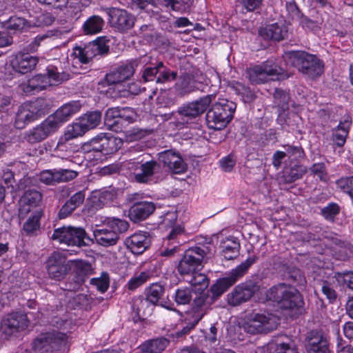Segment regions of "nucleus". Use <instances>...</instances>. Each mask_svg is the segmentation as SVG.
<instances>
[{"label": "nucleus", "instance_id": "obj_56", "mask_svg": "<svg viewBox=\"0 0 353 353\" xmlns=\"http://www.w3.org/2000/svg\"><path fill=\"white\" fill-rule=\"evenodd\" d=\"M90 283L94 285L99 291L103 293L109 287V276L108 273L103 272L100 277L92 279Z\"/></svg>", "mask_w": 353, "mask_h": 353}, {"label": "nucleus", "instance_id": "obj_5", "mask_svg": "<svg viewBox=\"0 0 353 353\" xmlns=\"http://www.w3.org/2000/svg\"><path fill=\"white\" fill-rule=\"evenodd\" d=\"M289 77L275 62L268 60L247 70V77L252 85H259L270 81L282 80Z\"/></svg>", "mask_w": 353, "mask_h": 353}, {"label": "nucleus", "instance_id": "obj_39", "mask_svg": "<svg viewBox=\"0 0 353 353\" xmlns=\"http://www.w3.org/2000/svg\"><path fill=\"white\" fill-rule=\"evenodd\" d=\"M117 196L114 190H105L99 191L92 197V207L95 209H101L105 205L113 201Z\"/></svg>", "mask_w": 353, "mask_h": 353}, {"label": "nucleus", "instance_id": "obj_62", "mask_svg": "<svg viewBox=\"0 0 353 353\" xmlns=\"http://www.w3.org/2000/svg\"><path fill=\"white\" fill-rule=\"evenodd\" d=\"M285 148L286 155L288 154L290 157H292L294 159L297 160L302 159L305 155L304 151L301 146L287 145Z\"/></svg>", "mask_w": 353, "mask_h": 353}, {"label": "nucleus", "instance_id": "obj_32", "mask_svg": "<svg viewBox=\"0 0 353 353\" xmlns=\"http://www.w3.org/2000/svg\"><path fill=\"white\" fill-rule=\"evenodd\" d=\"M137 60L138 65L142 64L145 66L141 77L143 81L144 82L152 81L154 80L157 81L159 69L158 62L160 61L154 60L151 57L147 55H145Z\"/></svg>", "mask_w": 353, "mask_h": 353}, {"label": "nucleus", "instance_id": "obj_17", "mask_svg": "<svg viewBox=\"0 0 353 353\" xmlns=\"http://www.w3.org/2000/svg\"><path fill=\"white\" fill-rule=\"evenodd\" d=\"M260 287L253 281H247L236 285L233 290L227 295L228 303L232 306H237L251 299L259 291Z\"/></svg>", "mask_w": 353, "mask_h": 353}, {"label": "nucleus", "instance_id": "obj_19", "mask_svg": "<svg viewBox=\"0 0 353 353\" xmlns=\"http://www.w3.org/2000/svg\"><path fill=\"white\" fill-rule=\"evenodd\" d=\"M203 79L204 77L202 74L198 77L187 72L183 73L179 76L175 83V90L181 97L197 90H203L204 87Z\"/></svg>", "mask_w": 353, "mask_h": 353}, {"label": "nucleus", "instance_id": "obj_41", "mask_svg": "<svg viewBox=\"0 0 353 353\" xmlns=\"http://www.w3.org/2000/svg\"><path fill=\"white\" fill-rule=\"evenodd\" d=\"M229 88L234 92L237 95L241 97L244 103H251L255 98L256 95L250 88L245 86L239 81H232L229 83Z\"/></svg>", "mask_w": 353, "mask_h": 353}, {"label": "nucleus", "instance_id": "obj_6", "mask_svg": "<svg viewBox=\"0 0 353 353\" xmlns=\"http://www.w3.org/2000/svg\"><path fill=\"white\" fill-rule=\"evenodd\" d=\"M257 259L258 257L255 255L250 256L236 268L226 274L225 276L217 279L210 290L212 299L215 301L226 292L248 272Z\"/></svg>", "mask_w": 353, "mask_h": 353}, {"label": "nucleus", "instance_id": "obj_10", "mask_svg": "<svg viewBox=\"0 0 353 353\" xmlns=\"http://www.w3.org/2000/svg\"><path fill=\"white\" fill-rule=\"evenodd\" d=\"M109 40L105 37H99L92 42L85 45L83 48L77 46L74 48L73 54L81 63H88L97 55H106L109 52Z\"/></svg>", "mask_w": 353, "mask_h": 353}, {"label": "nucleus", "instance_id": "obj_18", "mask_svg": "<svg viewBox=\"0 0 353 353\" xmlns=\"http://www.w3.org/2000/svg\"><path fill=\"white\" fill-rule=\"evenodd\" d=\"M135 161L130 159L126 162V166L129 169H134L135 171L140 170V172H134V180L137 183H147L152 180L153 175L157 172L160 169V165L155 161H148L142 163V161H139V159Z\"/></svg>", "mask_w": 353, "mask_h": 353}, {"label": "nucleus", "instance_id": "obj_43", "mask_svg": "<svg viewBox=\"0 0 353 353\" xmlns=\"http://www.w3.org/2000/svg\"><path fill=\"white\" fill-rule=\"evenodd\" d=\"M263 353H297L294 347L287 343L269 342L263 347Z\"/></svg>", "mask_w": 353, "mask_h": 353}, {"label": "nucleus", "instance_id": "obj_3", "mask_svg": "<svg viewBox=\"0 0 353 353\" xmlns=\"http://www.w3.org/2000/svg\"><path fill=\"white\" fill-rule=\"evenodd\" d=\"M236 108V104L228 99H221L214 103L205 117L209 128L220 130L231 121Z\"/></svg>", "mask_w": 353, "mask_h": 353}, {"label": "nucleus", "instance_id": "obj_1", "mask_svg": "<svg viewBox=\"0 0 353 353\" xmlns=\"http://www.w3.org/2000/svg\"><path fill=\"white\" fill-rule=\"evenodd\" d=\"M265 301L276 303L282 310L301 312L304 301L301 293L291 285L281 283L273 285L265 292Z\"/></svg>", "mask_w": 353, "mask_h": 353}, {"label": "nucleus", "instance_id": "obj_11", "mask_svg": "<svg viewBox=\"0 0 353 353\" xmlns=\"http://www.w3.org/2000/svg\"><path fill=\"white\" fill-rule=\"evenodd\" d=\"M29 324L26 314L21 312H12L7 314L1 320L0 333L8 339L17 336L18 333L25 330Z\"/></svg>", "mask_w": 353, "mask_h": 353}, {"label": "nucleus", "instance_id": "obj_60", "mask_svg": "<svg viewBox=\"0 0 353 353\" xmlns=\"http://www.w3.org/2000/svg\"><path fill=\"white\" fill-rule=\"evenodd\" d=\"M321 292L327 297L330 303H333L337 298V294L331 284L326 281H323Z\"/></svg>", "mask_w": 353, "mask_h": 353}, {"label": "nucleus", "instance_id": "obj_4", "mask_svg": "<svg viewBox=\"0 0 353 353\" xmlns=\"http://www.w3.org/2000/svg\"><path fill=\"white\" fill-rule=\"evenodd\" d=\"M289 62L303 75L310 79L320 77L324 70V65L316 55L304 51L291 52Z\"/></svg>", "mask_w": 353, "mask_h": 353}, {"label": "nucleus", "instance_id": "obj_8", "mask_svg": "<svg viewBox=\"0 0 353 353\" xmlns=\"http://www.w3.org/2000/svg\"><path fill=\"white\" fill-rule=\"evenodd\" d=\"M51 239L59 243L77 247L87 246L93 241L83 228L74 226L54 230Z\"/></svg>", "mask_w": 353, "mask_h": 353}, {"label": "nucleus", "instance_id": "obj_38", "mask_svg": "<svg viewBox=\"0 0 353 353\" xmlns=\"http://www.w3.org/2000/svg\"><path fill=\"white\" fill-rule=\"evenodd\" d=\"M222 255L227 260L236 259L239 254L240 243L234 237L228 238L222 243Z\"/></svg>", "mask_w": 353, "mask_h": 353}, {"label": "nucleus", "instance_id": "obj_35", "mask_svg": "<svg viewBox=\"0 0 353 353\" xmlns=\"http://www.w3.org/2000/svg\"><path fill=\"white\" fill-rule=\"evenodd\" d=\"M96 242L104 247L114 245L119 240V236L109 228L96 230L93 232Z\"/></svg>", "mask_w": 353, "mask_h": 353}, {"label": "nucleus", "instance_id": "obj_33", "mask_svg": "<svg viewBox=\"0 0 353 353\" xmlns=\"http://www.w3.org/2000/svg\"><path fill=\"white\" fill-rule=\"evenodd\" d=\"M43 210L37 209L24 222L23 232L29 236H37L41 230L40 220L43 216Z\"/></svg>", "mask_w": 353, "mask_h": 353}, {"label": "nucleus", "instance_id": "obj_30", "mask_svg": "<svg viewBox=\"0 0 353 353\" xmlns=\"http://www.w3.org/2000/svg\"><path fill=\"white\" fill-rule=\"evenodd\" d=\"M128 249L135 254H142L150 245V239L146 232H137L125 240Z\"/></svg>", "mask_w": 353, "mask_h": 353}, {"label": "nucleus", "instance_id": "obj_46", "mask_svg": "<svg viewBox=\"0 0 353 353\" xmlns=\"http://www.w3.org/2000/svg\"><path fill=\"white\" fill-rule=\"evenodd\" d=\"M306 172V168L302 165H294L284 172V181L286 183H292L301 179Z\"/></svg>", "mask_w": 353, "mask_h": 353}, {"label": "nucleus", "instance_id": "obj_23", "mask_svg": "<svg viewBox=\"0 0 353 353\" xmlns=\"http://www.w3.org/2000/svg\"><path fill=\"white\" fill-rule=\"evenodd\" d=\"M137 66L138 60H132L121 65L108 73L105 81L109 85L121 83L133 76Z\"/></svg>", "mask_w": 353, "mask_h": 353}, {"label": "nucleus", "instance_id": "obj_59", "mask_svg": "<svg viewBox=\"0 0 353 353\" xmlns=\"http://www.w3.org/2000/svg\"><path fill=\"white\" fill-rule=\"evenodd\" d=\"M337 188L350 194L353 193V176L341 177L336 182Z\"/></svg>", "mask_w": 353, "mask_h": 353}, {"label": "nucleus", "instance_id": "obj_21", "mask_svg": "<svg viewBox=\"0 0 353 353\" xmlns=\"http://www.w3.org/2000/svg\"><path fill=\"white\" fill-rule=\"evenodd\" d=\"M57 130L54 119L48 117L41 123L26 132L24 139L31 144L39 143Z\"/></svg>", "mask_w": 353, "mask_h": 353}, {"label": "nucleus", "instance_id": "obj_14", "mask_svg": "<svg viewBox=\"0 0 353 353\" xmlns=\"http://www.w3.org/2000/svg\"><path fill=\"white\" fill-rule=\"evenodd\" d=\"M70 260H68L65 254L54 252L48 258L46 269L50 278L57 281L63 279L71 271Z\"/></svg>", "mask_w": 353, "mask_h": 353}, {"label": "nucleus", "instance_id": "obj_57", "mask_svg": "<svg viewBox=\"0 0 353 353\" xmlns=\"http://www.w3.org/2000/svg\"><path fill=\"white\" fill-rule=\"evenodd\" d=\"M341 208L337 203H331L321 210V214L328 221H333L340 212Z\"/></svg>", "mask_w": 353, "mask_h": 353}, {"label": "nucleus", "instance_id": "obj_25", "mask_svg": "<svg viewBox=\"0 0 353 353\" xmlns=\"http://www.w3.org/2000/svg\"><path fill=\"white\" fill-rule=\"evenodd\" d=\"M159 161L163 163L174 174H181L185 171L186 163L181 154L174 150L170 149L158 154Z\"/></svg>", "mask_w": 353, "mask_h": 353}, {"label": "nucleus", "instance_id": "obj_49", "mask_svg": "<svg viewBox=\"0 0 353 353\" xmlns=\"http://www.w3.org/2000/svg\"><path fill=\"white\" fill-rule=\"evenodd\" d=\"M129 223L125 220L117 218L109 219L107 221V227L115 232L118 236L125 232L129 228Z\"/></svg>", "mask_w": 353, "mask_h": 353}, {"label": "nucleus", "instance_id": "obj_50", "mask_svg": "<svg viewBox=\"0 0 353 353\" xmlns=\"http://www.w3.org/2000/svg\"><path fill=\"white\" fill-rule=\"evenodd\" d=\"M274 103L282 111L288 109L289 94L281 89L276 88L274 92Z\"/></svg>", "mask_w": 353, "mask_h": 353}, {"label": "nucleus", "instance_id": "obj_36", "mask_svg": "<svg viewBox=\"0 0 353 353\" xmlns=\"http://www.w3.org/2000/svg\"><path fill=\"white\" fill-rule=\"evenodd\" d=\"M43 74L48 81L47 83L48 86L59 85L70 78L68 73L61 72L57 66L52 65H50L47 67L46 73Z\"/></svg>", "mask_w": 353, "mask_h": 353}, {"label": "nucleus", "instance_id": "obj_2", "mask_svg": "<svg viewBox=\"0 0 353 353\" xmlns=\"http://www.w3.org/2000/svg\"><path fill=\"white\" fill-rule=\"evenodd\" d=\"M209 254L208 247L196 246L187 250L179 261L177 272L183 276H189L200 272L208 263Z\"/></svg>", "mask_w": 353, "mask_h": 353}, {"label": "nucleus", "instance_id": "obj_51", "mask_svg": "<svg viewBox=\"0 0 353 353\" xmlns=\"http://www.w3.org/2000/svg\"><path fill=\"white\" fill-rule=\"evenodd\" d=\"M119 107L108 108L105 114L104 121L106 125L111 128H116L120 123L119 115H120Z\"/></svg>", "mask_w": 353, "mask_h": 353}, {"label": "nucleus", "instance_id": "obj_29", "mask_svg": "<svg viewBox=\"0 0 353 353\" xmlns=\"http://www.w3.org/2000/svg\"><path fill=\"white\" fill-rule=\"evenodd\" d=\"M155 210L152 202L141 201L134 203L130 208L128 216L134 223L147 219Z\"/></svg>", "mask_w": 353, "mask_h": 353}, {"label": "nucleus", "instance_id": "obj_22", "mask_svg": "<svg viewBox=\"0 0 353 353\" xmlns=\"http://www.w3.org/2000/svg\"><path fill=\"white\" fill-rule=\"evenodd\" d=\"M40 58L28 52H18L12 56L10 65L12 70L19 74H26L36 69Z\"/></svg>", "mask_w": 353, "mask_h": 353}, {"label": "nucleus", "instance_id": "obj_26", "mask_svg": "<svg viewBox=\"0 0 353 353\" xmlns=\"http://www.w3.org/2000/svg\"><path fill=\"white\" fill-rule=\"evenodd\" d=\"M259 35L265 41L279 42L285 39L288 35L286 27L277 23L261 27Z\"/></svg>", "mask_w": 353, "mask_h": 353}, {"label": "nucleus", "instance_id": "obj_58", "mask_svg": "<svg viewBox=\"0 0 353 353\" xmlns=\"http://www.w3.org/2000/svg\"><path fill=\"white\" fill-rule=\"evenodd\" d=\"M55 176L57 183L68 182L76 178L77 172L71 170L60 169L55 170Z\"/></svg>", "mask_w": 353, "mask_h": 353}, {"label": "nucleus", "instance_id": "obj_45", "mask_svg": "<svg viewBox=\"0 0 353 353\" xmlns=\"http://www.w3.org/2000/svg\"><path fill=\"white\" fill-rule=\"evenodd\" d=\"M168 343V340L165 338L148 341L142 345V350L146 353H161Z\"/></svg>", "mask_w": 353, "mask_h": 353}, {"label": "nucleus", "instance_id": "obj_48", "mask_svg": "<svg viewBox=\"0 0 353 353\" xmlns=\"http://www.w3.org/2000/svg\"><path fill=\"white\" fill-rule=\"evenodd\" d=\"M166 7L170 6L172 10L183 12L190 10L194 0H162Z\"/></svg>", "mask_w": 353, "mask_h": 353}, {"label": "nucleus", "instance_id": "obj_53", "mask_svg": "<svg viewBox=\"0 0 353 353\" xmlns=\"http://www.w3.org/2000/svg\"><path fill=\"white\" fill-rule=\"evenodd\" d=\"M149 279V274L145 272H141L130 279L125 285V288L130 291L135 290L137 288L145 283Z\"/></svg>", "mask_w": 353, "mask_h": 353}, {"label": "nucleus", "instance_id": "obj_42", "mask_svg": "<svg viewBox=\"0 0 353 353\" xmlns=\"http://www.w3.org/2000/svg\"><path fill=\"white\" fill-rule=\"evenodd\" d=\"M101 137L103 154H110L116 152L121 146L122 141L114 136H108L100 134Z\"/></svg>", "mask_w": 353, "mask_h": 353}, {"label": "nucleus", "instance_id": "obj_28", "mask_svg": "<svg viewBox=\"0 0 353 353\" xmlns=\"http://www.w3.org/2000/svg\"><path fill=\"white\" fill-rule=\"evenodd\" d=\"M85 198V194L83 190L72 194L60 208L58 213L59 219H63L71 216L77 208L83 204Z\"/></svg>", "mask_w": 353, "mask_h": 353}, {"label": "nucleus", "instance_id": "obj_52", "mask_svg": "<svg viewBox=\"0 0 353 353\" xmlns=\"http://www.w3.org/2000/svg\"><path fill=\"white\" fill-rule=\"evenodd\" d=\"M189 276L190 277V279L188 282L192 286H199V290H203L209 285L210 280L208 277L205 274L200 273V272L192 274Z\"/></svg>", "mask_w": 353, "mask_h": 353}, {"label": "nucleus", "instance_id": "obj_44", "mask_svg": "<svg viewBox=\"0 0 353 353\" xmlns=\"http://www.w3.org/2000/svg\"><path fill=\"white\" fill-rule=\"evenodd\" d=\"M103 26V19L99 16L94 15L85 21L83 29L86 34H94L100 32Z\"/></svg>", "mask_w": 353, "mask_h": 353}, {"label": "nucleus", "instance_id": "obj_34", "mask_svg": "<svg viewBox=\"0 0 353 353\" xmlns=\"http://www.w3.org/2000/svg\"><path fill=\"white\" fill-rule=\"evenodd\" d=\"M351 123L350 117L347 115L343 121L339 122L338 126L333 130L332 140L337 146L342 147L345 144Z\"/></svg>", "mask_w": 353, "mask_h": 353}, {"label": "nucleus", "instance_id": "obj_20", "mask_svg": "<svg viewBox=\"0 0 353 353\" xmlns=\"http://www.w3.org/2000/svg\"><path fill=\"white\" fill-rule=\"evenodd\" d=\"M65 339V335L59 332L42 334L33 342V348L39 353L52 352L59 348Z\"/></svg>", "mask_w": 353, "mask_h": 353}, {"label": "nucleus", "instance_id": "obj_64", "mask_svg": "<svg viewBox=\"0 0 353 353\" xmlns=\"http://www.w3.org/2000/svg\"><path fill=\"white\" fill-rule=\"evenodd\" d=\"M310 170L314 174L318 176L322 181H325L327 179L326 168L324 163H318L312 165Z\"/></svg>", "mask_w": 353, "mask_h": 353}, {"label": "nucleus", "instance_id": "obj_27", "mask_svg": "<svg viewBox=\"0 0 353 353\" xmlns=\"http://www.w3.org/2000/svg\"><path fill=\"white\" fill-rule=\"evenodd\" d=\"M81 108V105L79 101H71L63 105L61 108L57 110L54 114L48 116V117H52L54 119L58 130L63 123L65 122L72 115L77 113L80 110Z\"/></svg>", "mask_w": 353, "mask_h": 353}, {"label": "nucleus", "instance_id": "obj_63", "mask_svg": "<svg viewBox=\"0 0 353 353\" xmlns=\"http://www.w3.org/2000/svg\"><path fill=\"white\" fill-rule=\"evenodd\" d=\"M214 301V299H212V296H210L208 294L203 293L194 299V305L196 307H202L210 305Z\"/></svg>", "mask_w": 353, "mask_h": 353}, {"label": "nucleus", "instance_id": "obj_54", "mask_svg": "<svg viewBox=\"0 0 353 353\" xmlns=\"http://www.w3.org/2000/svg\"><path fill=\"white\" fill-rule=\"evenodd\" d=\"M27 23V21L22 17H11L5 24L6 28L9 30L19 31L23 30Z\"/></svg>", "mask_w": 353, "mask_h": 353}, {"label": "nucleus", "instance_id": "obj_31", "mask_svg": "<svg viewBox=\"0 0 353 353\" xmlns=\"http://www.w3.org/2000/svg\"><path fill=\"white\" fill-rule=\"evenodd\" d=\"M43 74H37L26 83L20 85L21 90L27 94H34L46 90L48 86Z\"/></svg>", "mask_w": 353, "mask_h": 353}, {"label": "nucleus", "instance_id": "obj_55", "mask_svg": "<svg viewBox=\"0 0 353 353\" xmlns=\"http://www.w3.org/2000/svg\"><path fill=\"white\" fill-rule=\"evenodd\" d=\"M192 299V291L185 288L178 289L175 292L174 300L179 305L188 304Z\"/></svg>", "mask_w": 353, "mask_h": 353}, {"label": "nucleus", "instance_id": "obj_9", "mask_svg": "<svg viewBox=\"0 0 353 353\" xmlns=\"http://www.w3.org/2000/svg\"><path fill=\"white\" fill-rule=\"evenodd\" d=\"M101 112L99 110L88 112L74 123L65 133V139L70 140L82 136L87 131L95 128L101 121Z\"/></svg>", "mask_w": 353, "mask_h": 353}, {"label": "nucleus", "instance_id": "obj_47", "mask_svg": "<svg viewBox=\"0 0 353 353\" xmlns=\"http://www.w3.org/2000/svg\"><path fill=\"white\" fill-rule=\"evenodd\" d=\"M159 66L158 77L157 78V83H164L175 80L177 78V72L172 71L166 67L163 61L158 62Z\"/></svg>", "mask_w": 353, "mask_h": 353}, {"label": "nucleus", "instance_id": "obj_61", "mask_svg": "<svg viewBox=\"0 0 353 353\" xmlns=\"http://www.w3.org/2000/svg\"><path fill=\"white\" fill-rule=\"evenodd\" d=\"M55 170H44L39 175L41 182L46 185H54L57 183V177H55Z\"/></svg>", "mask_w": 353, "mask_h": 353}, {"label": "nucleus", "instance_id": "obj_15", "mask_svg": "<svg viewBox=\"0 0 353 353\" xmlns=\"http://www.w3.org/2000/svg\"><path fill=\"white\" fill-rule=\"evenodd\" d=\"M106 12L110 26L121 33L128 32L134 26L135 17L125 10L109 8L106 9Z\"/></svg>", "mask_w": 353, "mask_h": 353}, {"label": "nucleus", "instance_id": "obj_24", "mask_svg": "<svg viewBox=\"0 0 353 353\" xmlns=\"http://www.w3.org/2000/svg\"><path fill=\"white\" fill-rule=\"evenodd\" d=\"M305 348L308 353H330V343L321 330H313L305 338Z\"/></svg>", "mask_w": 353, "mask_h": 353}, {"label": "nucleus", "instance_id": "obj_12", "mask_svg": "<svg viewBox=\"0 0 353 353\" xmlns=\"http://www.w3.org/2000/svg\"><path fill=\"white\" fill-rule=\"evenodd\" d=\"M277 319L274 315L256 314L244 323L243 328L247 333L256 334L270 332L277 327Z\"/></svg>", "mask_w": 353, "mask_h": 353}, {"label": "nucleus", "instance_id": "obj_40", "mask_svg": "<svg viewBox=\"0 0 353 353\" xmlns=\"http://www.w3.org/2000/svg\"><path fill=\"white\" fill-rule=\"evenodd\" d=\"M42 195L40 192L34 190H27L23 196H22V201L24 203L21 214L24 211L25 212H30V207H37L41 203Z\"/></svg>", "mask_w": 353, "mask_h": 353}, {"label": "nucleus", "instance_id": "obj_7", "mask_svg": "<svg viewBox=\"0 0 353 353\" xmlns=\"http://www.w3.org/2000/svg\"><path fill=\"white\" fill-rule=\"evenodd\" d=\"M48 112V105L44 99L26 102L19 106L15 115L14 125L17 129L41 118Z\"/></svg>", "mask_w": 353, "mask_h": 353}, {"label": "nucleus", "instance_id": "obj_37", "mask_svg": "<svg viewBox=\"0 0 353 353\" xmlns=\"http://www.w3.org/2000/svg\"><path fill=\"white\" fill-rule=\"evenodd\" d=\"M70 266L78 276L77 282L79 283L84 282L85 278L92 272L90 263L83 260H70Z\"/></svg>", "mask_w": 353, "mask_h": 353}, {"label": "nucleus", "instance_id": "obj_13", "mask_svg": "<svg viewBox=\"0 0 353 353\" xmlns=\"http://www.w3.org/2000/svg\"><path fill=\"white\" fill-rule=\"evenodd\" d=\"M165 294V288L163 285L159 283H152L146 290V298L137 301L134 305V309L136 310L137 315L139 317L145 315L144 308L148 303L166 307L164 300Z\"/></svg>", "mask_w": 353, "mask_h": 353}, {"label": "nucleus", "instance_id": "obj_16", "mask_svg": "<svg viewBox=\"0 0 353 353\" xmlns=\"http://www.w3.org/2000/svg\"><path fill=\"white\" fill-rule=\"evenodd\" d=\"M214 98L212 94H208L197 100L185 103L178 108L177 113L186 121L194 119L206 111Z\"/></svg>", "mask_w": 353, "mask_h": 353}]
</instances>
